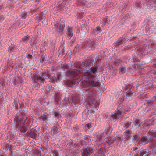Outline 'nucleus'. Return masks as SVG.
Listing matches in <instances>:
<instances>
[{
    "instance_id": "obj_1",
    "label": "nucleus",
    "mask_w": 156,
    "mask_h": 156,
    "mask_svg": "<svg viewBox=\"0 0 156 156\" xmlns=\"http://www.w3.org/2000/svg\"><path fill=\"white\" fill-rule=\"evenodd\" d=\"M83 77L86 80L83 81V84L85 87H98L99 85L98 82L94 81L95 77L92 76L89 72L83 73Z\"/></svg>"
},
{
    "instance_id": "obj_2",
    "label": "nucleus",
    "mask_w": 156,
    "mask_h": 156,
    "mask_svg": "<svg viewBox=\"0 0 156 156\" xmlns=\"http://www.w3.org/2000/svg\"><path fill=\"white\" fill-rule=\"evenodd\" d=\"M19 114L16 116L14 120V122L18 123L20 122L21 124H24L27 119L25 113L23 111H21Z\"/></svg>"
},
{
    "instance_id": "obj_3",
    "label": "nucleus",
    "mask_w": 156,
    "mask_h": 156,
    "mask_svg": "<svg viewBox=\"0 0 156 156\" xmlns=\"http://www.w3.org/2000/svg\"><path fill=\"white\" fill-rule=\"evenodd\" d=\"M87 101L88 102L94 109H95L97 110L98 108L99 104L98 103L93 99V98H88L87 100Z\"/></svg>"
},
{
    "instance_id": "obj_4",
    "label": "nucleus",
    "mask_w": 156,
    "mask_h": 156,
    "mask_svg": "<svg viewBox=\"0 0 156 156\" xmlns=\"http://www.w3.org/2000/svg\"><path fill=\"white\" fill-rule=\"evenodd\" d=\"M150 139H151L150 141L151 142L152 147L156 148V132L152 134Z\"/></svg>"
},
{
    "instance_id": "obj_5",
    "label": "nucleus",
    "mask_w": 156,
    "mask_h": 156,
    "mask_svg": "<svg viewBox=\"0 0 156 156\" xmlns=\"http://www.w3.org/2000/svg\"><path fill=\"white\" fill-rule=\"evenodd\" d=\"M102 134L98 133L93 135V140L94 141H100V144L102 143Z\"/></svg>"
},
{
    "instance_id": "obj_6",
    "label": "nucleus",
    "mask_w": 156,
    "mask_h": 156,
    "mask_svg": "<svg viewBox=\"0 0 156 156\" xmlns=\"http://www.w3.org/2000/svg\"><path fill=\"white\" fill-rule=\"evenodd\" d=\"M43 78L41 75L35 74L33 76V80L35 83H38L39 82L43 83L44 81Z\"/></svg>"
},
{
    "instance_id": "obj_7",
    "label": "nucleus",
    "mask_w": 156,
    "mask_h": 156,
    "mask_svg": "<svg viewBox=\"0 0 156 156\" xmlns=\"http://www.w3.org/2000/svg\"><path fill=\"white\" fill-rule=\"evenodd\" d=\"M85 44L91 49L94 48L97 45L94 41L90 39H89L86 41Z\"/></svg>"
},
{
    "instance_id": "obj_8",
    "label": "nucleus",
    "mask_w": 156,
    "mask_h": 156,
    "mask_svg": "<svg viewBox=\"0 0 156 156\" xmlns=\"http://www.w3.org/2000/svg\"><path fill=\"white\" fill-rule=\"evenodd\" d=\"M93 149L91 147H89L86 148L84 150V152L83 153V156H89L93 152Z\"/></svg>"
},
{
    "instance_id": "obj_9",
    "label": "nucleus",
    "mask_w": 156,
    "mask_h": 156,
    "mask_svg": "<svg viewBox=\"0 0 156 156\" xmlns=\"http://www.w3.org/2000/svg\"><path fill=\"white\" fill-rule=\"evenodd\" d=\"M80 100L78 95L76 94H73L72 96V101L71 103L72 104L74 105L80 103Z\"/></svg>"
},
{
    "instance_id": "obj_10",
    "label": "nucleus",
    "mask_w": 156,
    "mask_h": 156,
    "mask_svg": "<svg viewBox=\"0 0 156 156\" xmlns=\"http://www.w3.org/2000/svg\"><path fill=\"white\" fill-rule=\"evenodd\" d=\"M81 66L84 68L91 66L92 64L91 60L89 59L84 61L81 63Z\"/></svg>"
},
{
    "instance_id": "obj_11",
    "label": "nucleus",
    "mask_w": 156,
    "mask_h": 156,
    "mask_svg": "<svg viewBox=\"0 0 156 156\" xmlns=\"http://www.w3.org/2000/svg\"><path fill=\"white\" fill-rule=\"evenodd\" d=\"M105 154L102 149H101L99 147L97 148L96 152V156H104Z\"/></svg>"
},
{
    "instance_id": "obj_12",
    "label": "nucleus",
    "mask_w": 156,
    "mask_h": 156,
    "mask_svg": "<svg viewBox=\"0 0 156 156\" xmlns=\"http://www.w3.org/2000/svg\"><path fill=\"white\" fill-rule=\"evenodd\" d=\"M122 112L119 110H117L112 115L113 119H117L121 116Z\"/></svg>"
},
{
    "instance_id": "obj_13",
    "label": "nucleus",
    "mask_w": 156,
    "mask_h": 156,
    "mask_svg": "<svg viewBox=\"0 0 156 156\" xmlns=\"http://www.w3.org/2000/svg\"><path fill=\"white\" fill-rule=\"evenodd\" d=\"M133 93L132 90L127 91L126 92V99L128 101H130L133 98Z\"/></svg>"
},
{
    "instance_id": "obj_14",
    "label": "nucleus",
    "mask_w": 156,
    "mask_h": 156,
    "mask_svg": "<svg viewBox=\"0 0 156 156\" xmlns=\"http://www.w3.org/2000/svg\"><path fill=\"white\" fill-rule=\"evenodd\" d=\"M67 33L66 34L71 37L73 35V27L68 26L66 28Z\"/></svg>"
},
{
    "instance_id": "obj_15",
    "label": "nucleus",
    "mask_w": 156,
    "mask_h": 156,
    "mask_svg": "<svg viewBox=\"0 0 156 156\" xmlns=\"http://www.w3.org/2000/svg\"><path fill=\"white\" fill-rule=\"evenodd\" d=\"M127 66H121L119 69V73L122 74H124L128 69H126Z\"/></svg>"
},
{
    "instance_id": "obj_16",
    "label": "nucleus",
    "mask_w": 156,
    "mask_h": 156,
    "mask_svg": "<svg viewBox=\"0 0 156 156\" xmlns=\"http://www.w3.org/2000/svg\"><path fill=\"white\" fill-rule=\"evenodd\" d=\"M76 71H72L71 72L72 74L73 75V78L74 80L78 78L77 76H78L79 75L78 71L79 70V69H76Z\"/></svg>"
},
{
    "instance_id": "obj_17",
    "label": "nucleus",
    "mask_w": 156,
    "mask_h": 156,
    "mask_svg": "<svg viewBox=\"0 0 156 156\" xmlns=\"http://www.w3.org/2000/svg\"><path fill=\"white\" fill-rule=\"evenodd\" d=\"M131 134L130 130H127L125 131L123 133V136L124 138L126 139H128L130 137Z\"/></svg>"
},
{
    "instance_id": "obj_18",
    "label": "nucleus",
    "mask_w": 156,
    "mask_h": 156,
    "mask_svg": "<svg viewBox=\"0 0 156 156\" xmlns=\"http://www.w3.org/2000/svg\"><path fill=\"white\" fill-rule=\"evenodd\" d=\"M49 117V115L48 114L43 115L39 117V119L41 120L44 121L46 122L48 120Z\"/></svg>"
},
{
    "instance_id": "obj_19",
    "label": "nucleus",
    "mask_w": 156,
    "mask_h": 156,
    "mask_svg": "<svg viewBox=\"0 0 156 156\" xmlns=\"http://www.w3.org/2000/svg\"><path fill=\"white\" fill-rule=\"evenodd\" d=\"M140 141L142 143H144V144L148 143L149 142V140L147 136H144L141 139Z\"/></svg>"
},
{
    "instance_id": "obj_20",
    "label": "nucleus",
    "mask_w": 156,
    "mask_h": 156,
    "mask_svg": "<svg viewBox=\"0 0 156 156\" xmlns=\"http://www.w3.org/2000/svg\"><path fill=\"white\" fill-rule=\"evenodd\" d=\"M135 126L137 128L139 127L143 123V122L141 120L136 119L134 122Z\"/></svg>"
},
{
    "instance_id": "obj_21",
    "label": "nucleus",
    "mask_w": 156,
    "mask_h": 156,
    "mask_svg": "<svg viewBox=\"0 0 156 156\" xmlns=\"http://www.w3.org/2000/svg\"><path fill=\"white\" fill-rule=\"evenodd\" d=\"M87 91L89 92L88 94V97H91L94 96L95 91L94 90H93L92 89H87Z\"/></svg>"
},
{
    "instance_id": "obj_22",
    "label": "nucleus",
    "mask_w": 156,
    "mask_h": 156,
    "mask_svg": "<svg viewBox=\"0 0 156 156\" xmlns=\"http://www.w3.org/2000/svg\"><path fill=\"white\" fill-rule=\"evenodd\" d=\"M98 69V67L97 65H95L91 68L90 71L94 74H95L97 72Z\"/></svg>"
},
{
    "instance_id": "obj_23",
    "label": "nucleus",
    "mask_w": 156,
    "mask_h": 156,
    "mask_svg": "<svg viewBox=\"0 0 156 156\" xmlns=\"http://www.w3.org/2000/svg\"><path fill=\"white\" fill-rule=\"evenodd\" d=\"M131 122L129 121L124 122L122 124L124 127L125 129H127L131 125Z\"/></svg>"
},
{
    "instance_id": "obj_24",
    "label": "nucleus",
    "mask_w": 156,
    "mask_h": 156,
    "mask_svg": "<svg viewBox=\"0 0 156 156\" xmlns=\"http://www.w3.org/2000/svg\"><path fill=\"white\" fill-rule=\"evenodd\" d=\"M126 42V41L125 38L122 37L119 39L117 41L116 43L117 45H119L122 43L125 42Z\"/></svg>"
},
{
    "instance_id": "obj_25",
    "label": "nucleus",
    "mask_w": 156,
    "mask_h": 156,
    "mask_svg": "<svg viewBox=\"0 0 156 156\" xmlns=\"http://www.w3.org/2000/svg\"><path fill=\"white\" fill-rule=\"evenodd\" d=\"M83 5L87 7H89L90 6L91 4V3L89 0L88 2H87L86 0H83L82 2Z\"/></svg>"
},
{
    "instance_id": "obj_26",
    "label": "nucleus",
    "mask_w": 156,
    "mask_h": 156,
    "mask_svg": "<svg viewBox=\"0 0 156 156\" xmlns=\"http://www.w3.org/2000/svg\"><path fill=\"white\" fill-rule=\"evenodd\" d=\"M30 40V37L29 36H25L22 39L23 42L27 43Z\"/></svg>"
},
{
    "instance_id": "obj_27",
    "label": "nucleus",
    "mask_w": 156,
    "mask_h": 156,
    "mask_svg": "<svg viewBox=\"0 0 156 156\" xmlns=\"http://www.w3.org/2000/svg\"><path fill=\"white\" fill-rule=\"evenodd\" d=\"M77 81H69L67 83V84L71 87H73V86L75 85ZM78 82V81H77Z\"/></svg>"
},
{
    "instance_id": "obj_28",
    "label": "nucleus",
    "mask_w": 156,
    "mask_h": 156,
    "mask_svg": "<svg viewBox=\"0 0 156 156\" xmlns=\"http://www.w3.org/2000/svg\"><path fill=\"white\" fill-rule=\"evenodd\" d=\"M133 87L132 85L130 84H128L127 86H126L125 88L124 89V90H125L127 91H129L132 90L131 89H132Z\"/></svg>"
},
{
    "instance_id": "obj_29",
    "label": "nucleus",
    "mask_w": 156,
    "mask_h": 156,
    "mask_svg": "<svg viewBox=\"0 0 156 156\" xmlns=\"http://www.w3.org/2000/svg\"><path fill=\"white\" fill-rule=\"evenodd\" d=\"M154 102H156V97L153 98L152 100L147 102V105L148 106L151 105L153 104V103Z\"/></svg>"
},
{
    "instance_id": "obj_30",
    "label": "nucleus",
    "mask_w": 156,
    "mask_h": 156,
    "mask_svg": "<svg viewBox=\"0 0 156 156\" xmlns=\"http://www.w3.org/2000/svg\"><path fill=\"white\" fill-rule=\"evenodd\" d=\"M41 75L42 76V77H43L44 81L45 78H49V77L48 76V74L46 73H43L41 74Z\"/></svg>"
},
{
    "instance_id": "obj_31",
    "label": "nucleus",
    "mask_w": 156,
    "mask_h": 156,
    "mask_svg": "<svg viewBox=\"0 0 156 156\" xmlns=\"http://www.w3.org/2000/svg\"><path fill=\"white\" fill-rule=\"evenodd\" d=\"M124 97L125 96L124 94H121L119 99V103H122L125 99Z\"/></svg>"
},
{
    "instance_id": "obj_32",
    "label": "nucleus",
    "mask_w": 156,
    "mask_h": 156,
    "mask_svg": "<svg viewBox=\"0 0 156 156\" xmlns=\"http://www.w3.org/2000/svg\"><path fill=\"white\" fill-rule=\"evenodd\" d=\"M14 47L15 46L13 44H11V45L9 44V47L8 48L9 51L10 52H13L14 51Z\"/></svg>"
},
{
    "instance_id": "obj_33",
    "label": "nucleus",
    "mask_w": 156,
    "mask_h": 156,
    "mask_svg": "<svg viewBox=\"0 0 156 156\" xmlns=\"http://www.w3.org/2000/svg\"><path fill=\"white\" fill-rule=\"evenodd\" d=\"M64 27L65 25L64 23H62L60 24L58 31L59 33L62 32L63 31Z\"/></svg>"
},
{
    "instance_id": "obj_34",
    "label": "nucleus",
    "mask_w": 156,
    "mask_h": 156,
    "mask_svg": "<svg viewBox=\"0 0 156 156\" xmlns=\"http://www.w3.org/2000/svg\"><path fill=\"white\" fill-rule=\"evenodd\" d=\"M134 140L136 143L140 139V136L138 134L135 135L133 136Z\"/></svg>"
},
{
    "instance_id": "obj_35",
    "label": "nucleus",
    "mask_w": 156,
    "mask_h": 156,
    "mask_svg": "<svg viewBox=\"0 0 156 156\" xmlns=\"http://www.w3.org/2000/svg\"><path fill=\"white\" fill-rule=\"evenodd\" d=\"M120 63L119 61H116L114 62L113 66L118 67L120 66Z\"/></svg>"
},
{
    "instance_id": "obj_36",
    "label": "nucleus",
    "mask_w": 156,
    "mask_h": 156,
    "mask_svg": "<svg viewBox=\"0 0 156 156\" xmlns=\"http://www.w3.org/2000/svg\"><path fill=\"white\" fill-rule=\"evenodd\" d=\"M28 15L27 12H24L21 14V17L22 18L25 19L28 16Z\"/></svg>"
},
{
    "instance_id": "obj_37",
    "label": "nucleus",
    "mask_w": 156,
    "mask_h": 156,
    "mask_svg": "<svg viewBox=\"0 0 156 156\" xmlns=\"http://www.w3.org/2000/svg\"><path fill=\"white\" fill-rule=\"evenodd\" d=\"M27 129L26 128L25 126H23L21 127L20 129V131L22 133H24L26 131Z\"/></svg>"
},
{
    "instance_id": "obj_38",
    "label": "nucleus",
    "mask_w": 156,
    "mask_h": 156,
    "mask_svg": "<svg viewBox=\"0 0 156 156\" xmlns=\"http://www.w3.org/2000/svg\"><path fill=\"white\" fill-rule=\"evenodd\" d=\"M106 132L105 133H107L108 134H109L111 133L112 131V129H110L109 128H108L106 129Z\"/></svg>"
},
{
    "instance_id": "obj_39",
    "label": "nucleus",
    "mask_w": 156,
    "mask_h": 156,
    "mask_svg": "<svg viewBox=\"0 0 156 156\" xmlns=\"http://www.w3.org/2000/svg\"><path fill=\"white\" fill-rule=\"evenodd\" d=\"M36 134L34 133L31 132L30 134V137L33 138H34L36 137Z\"/></svg>"
},
{
    "instance_id": "obj_40",
    "label": "nucleus",
    "mask_w": 156,
    "mask_h": 156,
    "mask_svg": "<svg viewBox=\"0 0 156 156\" xmlns=\"http://www.w3.org/2000/svg\"><path fill=\"white\" fill-rule=\"evenodd\" d=\"M121 138L120 136H117L116 137L114 138V140L116 141H119L121 140Z\"/></svg>"
},
{
    "instance_id": "obj_41",
    "label": "nucleus",
    "mask_w": 156,
    "mask_h": 156,
    "mask_svg": "<svg viewBox=\"0 0 156 156\" xmlns=\"http://www.w3.org/2000/svg\"><path fill=\"white\" fill-rule=\"evenodd\" d=\"M96 32L97 33H98L101 32V29L100 28V27L98 26L96 28L95 30Z\"/></svg>"
},
{
    "instance_id": "obj_42",
    "label": "nucleus",
    "mask_w": 156,
    "mask_h": 156,
    "mask_svg": "<svg viewBox=\"0 0 156 156\" xmlns=\"http://www.w3.org/2000/svg\"><path fill=\"white\" fill-rule=\"evenodd\" d=\"M135 6L137 8L140 7V2L139 1L136 2L135 3Z\"/></svg>"
},
{
    "instance_id": "obj_43",
    "label": "nucleus",
    "mask_w": 156,
    "mask_h": 156,
    "mask_svg": "<svg viewBox=\"0 0 156 156\" xmlns=\"http://www.w3.org/2000/svg\"><path fill=\"white\" fill-rule=\"evenodd\" d=\"M45 60V57L44 56L42 55L41 57L40 60V62H43Z\"/></svg>"
},
{
    "instance_id": "obj_44",
    "label": "nucleus",
    "mask_w": 156,
    "mask_h": 156,
    "mask_svg": "<svg viewBox=\"0 0 156 156\" xmlns=\"http://www.w3.org/2000/svg\"><path fill=\"white\" fill-rule=\"evenodd\" d=\"M4 19V17L3 16H0V22L3 21Z\"/></svg>"
},
{
    "instance_id": "obj_45",
    "label": "nucleus",
    "mask_w": 156,
    "mask_h": 156,
    "mask_svg": "<svg viewBox=\"0 0 156 156\" xmlns=\"http://www.w3.org/2000/svg\"><path fill=\"white\" fill-rule=\"evenodd\" d=\"M59 113L58 112H56L55 113V117L57 118L58 116Z\"/></svg>"
},
{
    "instance_id": "obj_46",
    "label": "nucleus",
    "mask_w": 156,
    "mask_h": 156,
    "mask_svg": "<svg viewBox=\"0 0 156 156\" xmlns=\"http://www.w3.org/2000/svg\"><path fill=\"white\" fill-rule=\"evenodd\" d=\"M27 57L28 58H32V56L30 54H29Z\"/></svg>"
},
{
    "instance_id": "obj_47",
    "label": "nucleus",
    "mask_w": 156,
    "mask_h": 156,
    "mask_svg": "<svg viewBox=\"0 0 156 156\" xmlns=\"http://www.w3.org/2000/svg\"><path fill=\"white\" fill-rule=\"evenodd\" d=\"M86 126L88 128V129H89L91 127V126L89 124H87L86 125Z\"/></svg>"
},
{
    "instance_id": "obj_48",
    "label": "nucleus",
    "mask_w": 156,
    "mask_h": 156,
    "mask_svg": "<svg viewBox=\"0 0 156 156\" xmlns=\"http://www.w3.org/2000/svg\"><path fill=\"white\" fill-rule=\"evenodd\" d=\"M59 94H55V98H59Z\"/></svg>"
},
{
    "instance_id": "obj_49",
    "label": "nucleus",
    "mask_w": 156,
    "mask_h": 156,
    "mask_svg": "<svg viewBox=\"0 0 156 156\" xmlns=\"http://www.w3.org/2000/svg\"><path fill=\"white\" fill-rule=\"evenodd\" d=\"M137 149V147H134L133 148V151H135Z\"/></svg>"
},
{
    "instance_id": "obj_50",
    "label": "nucleus",
    "mask_w": 156,
    "mask_h": 156,
    "mask_svg": "<svg viewBox=\"0 0 156 156\" xmlns=\"http://www.w3.org/2000/svg\"><path fill=\"white\" fill-rule=\"evenodd\" d=\"M133 67V66H129V67H128V69H132V68Z\"/></svg>"
},
{
    "instance_id": "obj_51",
    "label": "nucleus",
    "mask_w": 156,
    "mask_h": 156,
    "mask_svg": "<svg viewBox=\"0 0 156 156\" xmlns=\"http://www.w3.org/2000/svg\"><path fill=\"white\" fill-rule=\"evenodd\" d=\"M57 130H58V128H57V127H55V128H54V131H57Z\"/></svg>"
},
{
    "instance_id": "obj_52",
    "label": "nucleus",
    "mask_w": 156,
    "mask_h": 156,
    "mask_svg": "<svg viewBox=\"0 0 156 156\" xmlns=\"http://www.w3.org/2000/svg\"><path fill=\"white\" fill-rule=\"evenodd\" d=\"M103 116L105 118V119L106 118V115H105L103 114Z\"/></svg>"
},
{
    "instance_id": "obj_53",
    "label": "nucleus",
    "mask_w": 156,
    "mask_h": 156,
    "mask_svg": "<svg viewBox=\"0 0 156 156\" xmlns=\"http://www.w3.org/2000/svg\"><path fill=\"white\" fill-rule=\"evenodd\" d=\"M70 102V101H67V102H66V103H65V104H68V102Z\"/></svg>"
},
{
    "instance_id": "obj_54",
    "label": "nucleus",
    "mask_w": 156,
    "mask_h": 156,
    "mask_svg": "<svg viewBox=\"0 0 156 156\" xmlns=\"http://www.w3.org/2000/svg\"><path fill=\"white\" fill-rule=\"evenodd\" d=\"M113 69L114 70H115L117 69L116 68H113Z\"/></svg>"
},
{
    "instance_id": "obj_55",
    "label": "nucleus",
    "mask_w": 156,
    "mask_h": 156,
    "mask_svg": "<svg viewBox=\"0 0 156 156\" xmlns=\"http://www.w3.org/2000/svg\"><path fill=\"white\" fill-rule=\"evenodd\" d=\"M55 153H56V156H57V154L56 153V152H54V154H55Z\"/></svg>"
}]
</instances>
